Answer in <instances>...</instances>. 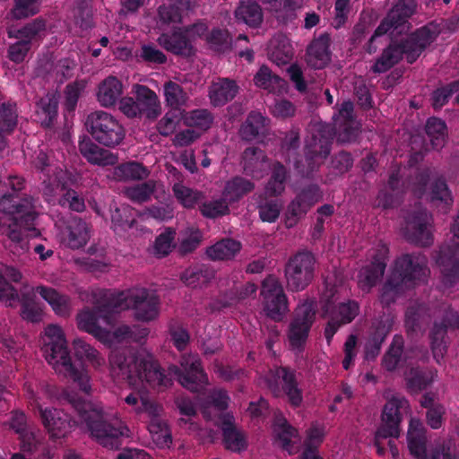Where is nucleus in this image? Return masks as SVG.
Listing matches in <instances>:
<instances>
[{"instance_id": "nucleus-1", "label": "nucleus", "mask_w": 459, "mask_h": 459, "mask_svg": "<svg viewBox=\"0 0 459 459\" xmlns=\"http://www.w3.org/2000/svg\"><path fill=\"white\" fill-rule=\"evenodd\" d=\"M110 373L114 377L126 380L131 391L124 402L136 414L146 413L148 417L160 416L161 408L149 397L150 388L167 387L171 377H177L182 386L200 392L208 385L207 375L202 368L197 355L182 357L181 369L177 366L169 368V375H164L152 353L145 348L114 351L109 356Z\"/></svg>"}, {"instance_id": "nucleus-2", "label": "nucleus", "mask_w": 459, "mask_h": 459, "mask_svg": "<svg viewBox=\"0 0 459 459\" xmlns=\"http://www.w3.org/2000/svg\"><path fill=\"white\" fill-rule=\"evenodd\" d=\"M108 299L106 305L92 310L83 309L78 314L77 325L80 330L108 346L128 339L139 341L148 335L149 330L146 327L132 330L127 325H120L115 328L108 314L133 308L134 316L139 321L150 322L157 319L160 314V299L153 290L134 288L110 294Z\"/></svg>"}, {"instance_id": "nucleus-3", "label": "nucleus", "mask_w": 459, "mask_h": 459, "mask_svg": "<svg viewBox=\"0 0 459 459\" xmlns=\"http://www.w3.org/2000/svg\"><path fill=\"white\" fill-rule=\"evenodd\" d=\"M40 349L45 359L54 370L75 383L81 391L90 394L91 390V377L87 369L71 362L66 346V340L62 328L57 325H48L40 336Z\"/></svg>"}, {"instance_id": "nucleus-4", "label": "nucleus", "mask_w": 459, "mask_h": 459, "mask_svg": "<svg viewBox=\"0 0 459 459\" xmlns=\"http://www.w3.org/2000/svg\"><path fill=\"white\" fill-rule=\"evenodd\" d=\"M64 398L78 411L79 427L90 432L91 436L101 446L116 449L119 446V437L128 436V428L119 423L118 427L107 424L100 404L93 402L82 401L77 395L64 394Z\"/></svg>"}, {"instance_id": "nucleus-5", "label": "nucleus", "mask_w": 459, "mask_h": 459, "mask_svg": "<svg viewBox=\"0 0 459 459\" xmlns=\"http://www.w3.org/2000/svg\"><path fill=\"white\" fill-rule=\"evenodd\" d=\"M0 231L13 241L19 243L23 232L28 237L39 235L32 225L36 219V212L30 199L19 200L16 196L8 195L0 198Z\"/></svg>"}, {"instance_id": "nucleus-6", "label": "nucleus", "mask_w": 459, "mask_h": 459, "mask_svg": "<svg viewBox=\"0 0 459 459\" xmlns=\"http://www.w3.org/2000/svg\"><path fill=\"white\" fill-rule=\"evenodd\" d=\"M229 396L221 389L213 390L208 399L202 404L203 414L207 419L218 418L217 424L221 425L223 432V443L227 449L232 452H241L247 446V439L241 431L233 427V416L223 413L228 407Z\"/></svg>"}, {"instance_id": "nucleus-7", "label": "nucleus", "mask_w": 459, "mask_h": 459, "mask_svg": "<svg viewBox=\"0 0 459 459\" xmlns=\"http://www.w3.org/2000/svg\"><path fill=\"white\" fill-rule=\"evenodd\" d=\"M439 30L437 25L431 23L410 35L402 46H390L385 50L382 56L376 62L372 70L375 73H384L399 61L403 54L406 55L407 61L412 63L421 51L429 45L437 36Z\"/></svg>"}, {"instance_id": "nucleus-8", "label": "nucleus", "mask_w": 459, "mask_h": 459, "mask_svg": "<svg viewBox=\"0 0 459 459\" xmlns=\"http://www.w3.org/2000/svg\"><path fill=\"white\" fill-rule=\"evenodd\" d=\"M426 258L421 255H403L395 262L390 278L385 284L381 295L382 302L389 301L392 297L405 288L419 284L428 277L429 272L426 267Z\"/></svg>"}, {"instance_id": "nucleus-9", "label": "nucleus", "mask_w": 459, "mask_h": 459, "mask_svg": "<svg viewBox=\"0 0 459 459\" xmlns=\"http://www.w3.org/2000/svg\"><path fill=\"white\" fill-rule=\"evenodd\" d=\"M206 31V24L197 22L185 29L162 32L157 41L160 47L172 54L192 56L195 54V43Z\"/></svg>"}, {"instance_id": "nucleus-10", "label": "nucleus", "mask_w": 459, "mask_h": 459, "mask_svg": "<svg viewBox=\"0 0 459 459\" xmlns=\"http://www.w3.org/2000/svg\"><path fill=\"white\" fill-rule=\"evenodd\" d=\"M87 126L94 140L106 146L118 145L125 138L126 132L119 121L105 111H96L87 117Z\"/></svg>"}, {"instance_id": "nucleus-11", "label": "nucleus", "mask_w": 459, "mask_h": 459, "mask_svg": "<svg viewBox=\"0 0 459 459\" xmlns=\"http://www.w3.org/2000/svg\"><path fill=\"white\" fill-rule=\"evenodd\" d=\"M409 411V403L406 399L400 396H394L388 400L384 407L382 420L379 428L375 435V446L379 455L384 454L381 446V439L387 437H397L400 434V422L402 414Z\"/></svg>"}, {"instance_id": "nucleus-12", "label": "nucleus", "mask_w": 459, "mask_h": 459, "mask_svg": "<svg viewBox=\"0 0 459 459\" xmlns=\"http://www.w3.org/2000/svg\"><path fill=\"white\" fill-rule=\"evenodd\" d=\"M71 184L72 178L67 171L53 170V176L44 179L43 195L48 202L57 195H62L59 199L61 205L68 206L76 212H82L85 207L83 200L79 198L74 191H66L67 186Z\"/></svg>"}, {"instance_id": "nucleus-13", "label": "nucleus", "mask_w": 459, "mask_h": 459, "mask_svg": "<svg viewBox=\"0 0 459 459\" xmlns=\"http://www.w3.org/2000/svg\"><path fill=\"white\" fill-rule=\"evenodd\" d=\"M133 92L136 100L131 97L123 98L119 109L128 117H135L144 113L149 118H156L161 112L160 103L157 94L149 88L135 84Z\"/></svg>"}, {"instance_id": "nucleus-14", "label": "nucleus", "mask_w": 459, "mask_h": 459, "mask_svg": "<svg viewBox=\"0 0 459 459\" xmlns=\"http://www.w3.org/2000/svg\"><path fill=\"white\" fill-rule=\"evenodd\" d=\"M407 439L410 452L416 459H457L452 453L454 444L451 440L446 441L441 447L437 448L430 457L428 456L425 429L420 420L414 418L411 420Z\"/></svg>"}, {"instance_id": "nucleus-15", "label": "nucleus", "mask_w": 459, "mask_h": 459, "mask_svg": "<svg viewBox=\"0 0 459 459\" xmlns=\"http://www.w3.org/2000/svg\"><path fill=\"white\" fill-rule=\"evenodd\" d=\"M316 259L312 253L299 252L288 262L285 276L288 287L291 290H304L313 280Z\"/></svg>"}, {"instance_id": "nucleus-16", "label": "nucleus", "mask_w": 459, "mask_h": 459, "mask_svg": "<svg viewBox=\"0 0 459 459\" xmlns=\"http://www.w3.org/2000/svg\"><path fill=\"white\" fill-rule=\"evenodd\" d=\"M261 296L268 317L280 321L286 316L289 311L287 297L276 277L269 276L264 281Z\"/></svg>"}, {"instance_id": "nucleus-17", "label": "nucleus", "mask_w": 459, "mask_h": 459, "mask_svg": "<svg viewBox=\"0 0 459 459\" xmlns=\"http://www.w3.org/2000/svg\"><path fill=\"white\" fill-rule=\"evenodd\" d=\"M315 313L316 306L313 300H307L297 307L288 334L290 344L293 350L299 351L305 344L315 318Z\"/></svg>"}, {"instance_id": "nucleus-18", "label": "nucleus", "mask_w": 459, "mask_h": 459, "mask_svg": "<svg viewBox=\"0 0 459 459\" xmlns=\"http://www.w3.org/2000/svg\"><path fill=\"white\" fill-rule=\"evenodd\" d=\"M325 313L329 315L330 321L325 327V337L328 341L333 336L337 328L342 324H348L351 322L359 314V305L355 301L342 302L338 305L337 310L333 309V307L338 299L335 293L325 294Z\"/></svg>"}, {"instance_id": "nucleus-19", "label": "nucleus", "mask_w": 459, "mask_h": 459, "mask_svg": "<svg viewBox=\"0 0 459 459\" xmlns=\"http://www.w3.org/2000/svg\"><path fill=\"white\" fill-rule=\"evenodd\" d=\"M416 4L414 0H399L381 22L371 38V43L385 33H403L408 28L407 19L414 13Z\"/></svg>"}, {"instance_id": "nucleus-20", "label": "nucleus", "mask_w": 459, "mask_h": 459, "mask_svg": "<svg viewBox=\"0 0 459 459\" xmlns=\"http://www.w3.org/2000/svg\"><path fill=\"white\" fill-rule=\"evenodd\" d=\"M198 0H169L159 8L158 27L175 29L182 22L183 15L197 5Z\"/></svg>"}, {"instance_id": "nucleus-21", "label": "nucleus", "mask_w": 459, "mask_h": 459, "mask_svg": "<svg viewBox=\"0 0 459 459\" xmlns=\"http://www.w3.org/2000/svg\"><path fill=\"white\" fill-rule=\"evenodd\" d=\"M264 383L274 395L280 394L279 386L281 385L292 405L299 406L301 403L302 396L300 391L294 385V376L285 368H280L270 371Z\"/></svg>"}, {"instance_id": "nucleus-22", "label": "nucleus", "mask_w": 459, "mask_h": 459, "mask_svg": "<svg viewBox=\"0 0 459 459\" xmlns=\"http://www.w3.org/2000/svg\"><path fill=\"white\" fill-rule=\"evenodd\" d=\"M408 241L420 246H429L432 242V218L428 213L411 217L404 229Z\"/></svg>"}, {"instance_id": "nucleus-23", "label": "nucleus", "mask_w": 459, "mask_h": 459, "mask_svg": "<svg viewBox=\"0 0 459 459\" xmlns=\"http://www.w3.org/2000/svg\"><path fill=\"white\" fill-rule=\"evenodd\" d=\"M41 421L51 438H61L71 432L77 425L68 420V416L56 409L41 410Z\"/></svg>"}, {"instance_id": "nucleus-24", "label": "nucleus", "mask_w": 459, "mask_h": 459, "mask_svg": "<svg viewBox=\"0 0 459 459\" xmlns=\"http://www.w3.org/2000/svg\"><path fill=\"white\" fill-rule=\"evenodd\" d=\"M387 247L380 245L379 248L372 255L373 261L369 265L361 268L359 273V285L364 290H368L382 277L385 267V260L387 255Z\"/></svg>"}, {"instance_id": "nucleus-25", "label": "nucleus", "mask_w": 459, "mask_h": 459, "mask_svg": "<svg viewBox=\"0 0 459 459\" xmlns=\"http://www.w3.org/2000/svg\"><path fill=\"white\" fill-rule=\"evenodd\" d=\"M45 22L42 20L37 19L30 24L24 27L22 30H19L18 35L15 37L22 40L10 47V59L16 63L22 62L29 51V42L37 36H39L45 30Z\"/></svg>"}, {"instance_id": "nucleus-26", "label": "nucleus", "mask_w": 459, "mask_h": 459, "mask_svg": "<svg viewBox=\"0 0 459 459\" xmlns=\"http://www.w3.org/2000/svg\"><path fill=\"white\" fill-rule=\"evenodd\" d=\"M124 92L123 83L116 76L109 75L102 80L96 91V99L103 108L114 107Z\"/></svg>"}, {"instance_id": "nucleus-27", "label": "nucleus", "mask_w": 459, "mask_h": 459, "mask_svg": "<svg viewBox=\"0 0 459 459\" xmlns=\"http://www.w3.org/2000/svg\"><path fill=\"white\" fill-rule=\"evenodd\" d=\"M90 238L87 224L79 220L73 219L68 222L65 230L60 233V240L66 247L77 249L84 247Z\"/></svg>"}, {"instance_id": "nucleus-28", "label": "nucleus", "mask_w": 459, "mask_h": 459, "mask_svg": "<svg viewBox=\"0 0 459 459\" xmlns=\"http://www.w3.org/2000/svg\"><path fill=\"white\" fill-rule=\"evenodd\" d=\"M22 275L16 269L0 264V302L6 307H13L18 302V294L10 285V282H17Z\"/></svg>"}, {"instance_id": "nucleus-29", "label": "nucleus", "mask_w": 459, "mask_h": 459, "mask_svg": "<svg viewBox=\"0 0 459 459\" xmlns=\"http://www.w3.org/2000/svg\"><path fill=\"white\" fill-rule=\"evenodd\" d=\"M273 433L283 449L290 455L299 451L300 438L298 430L289 425L284 418H278L273 425Z\"/></svg>"}, {"instance_id": "nucleus-30", "label": "nucleus", "mask_w": 459, "mask_h": 459, "mask_svg": "<svg viewBox=\"0 0 459 459\" xmlns=\"http://www.w3.org/2000/svg\"><path fill=\"white\" fill-rule=\"evenodd\" d=\"M320 197L321 195L316 186H311L302 191L288 208V226L291 227L294 223L290 221V216L299 217L306 213L314 204L319 201Z\"/></svg>"}, {"instance_id": "nucleus-31", "label": "nucleus", "mask_w": 459, "mask_h": 459, "mask_svg": "<svg viewBox=\"0 0 459 459\" xmlns=\"http://www.w3.org/2000/svg\"><path fill=\"white\" fill-rule=\"evenodd\" d=\"M79 149L82 156L92 164L99 166L113 165L117 161V157L108 150H103L93 143L90 139H83L79 143Z\"/></svg>"}, {"instance_id": "nucleus-32", "label": "nucleus", "mask_w": 459, "mask_h": 459, "mask_svg": "<svg viewBox=\"0 0 459 459\" xmlns=\"http://www.w3.org/2000/svg\"><path fill=\"white\" fill-rule=\"evenodd\" d=\"M238 91V86L234 81L219 78L209 89V99L213 106H223L231 100Z\"/></svg>"}, {"instance_id": "nucleus-33", "label": "nucleus", "mask_w": 459, "mask_h": 459, "mask_svg": "<svg viewBox=\"0 0 459 459\" xmlns=\"http://www.w3.org/2000/svg\"><path fill=\"white\" fill-rule=\"evenodd\" d=\"M243 164L246 174L256 179L262 178L264 172L270 167L264 153L253 147L245 150Z\"/></svg>"}, {"instance_id": "nucleus-34", "label": "nucleus", "mask_w": 459, "mask_h": 459, "mask_svg": "<svg viewBox=\"0 0 459 459\" xmlns=\"http://www.w3.org/2000/svg\"><path fill=\"white\" fill-rule=\"evenodd\" d=\"M330 38L327 35H322L315 39L307 48V64L316 68L325 67L330 61L329 53Z\"/></svg>"}, {"instance_id": "nucleus-35", "label": "nucleus", "mask_w": 459, "mask_h": 459, "mask_svg": "<svg viewBox=\"0 0 459 459\" xmlns=\"http://www.w3.org/2000/svg\"><path fill=\"white\" fill-rule=\"evenodd\" d=\"M236 20L250 28H258L263 22V12L258 4L253 1L240 2L234 12Z\"/></svg>"}, {"instance_id": "nucleus-36", "label": "nucleus", "mask_w": 459, "mask_h": 459, "mask_svg": "<svg viewBox=\"0 0 459 459\" xmlns=\"http://www.w3.org/2000/svg\"><path fill=\"white\" fill-rule=\"evenodd\" d=\"M34 291L35 293H39L40 297L49 304L56 315L65 316L69 314L71 310V300L67 296L60 294L55 289L45 286H39Z\"/></svg>"}, {"instance_id": "nucleus-37", "label": "nucleus", "mask_w": 459, "mask_h": 459, "mask_svg": "<svg viewBox=\"0 0 459 459\" xmlns=\"http://www.w3.org/2000/svg\"><path fill=\"white\" fill-rule=\"evenodd\" d=\"M269 58L276 65L287 64L292 56V47L284 35H276L269 42Z\"/></svg>"}, {"instance_id": "nucleus-38", "label": "nucleus", "mask_w": 459, "mask_h": 459, "mask_svg": "<svg viewBox=\"0 0 459 459\" xmlns=\"http://www.w3.org/2000/svg\"><path fill=\"white\" fill-rule=\"evenodd\" d=\"M58 94L52 92L37 104L36 119L44 126L51 125L57 115Z\"/></svg>"}, {"instance_id": "nucleus-39", "label": "nucleus", "mask_w": 459, "mask_h": 459, "mask_svg": "<svg viewBox=\"0 0 459 459\" xmlns=\"http://www.w3.org/2000/svg\"><path fill=\"white\" fill-rule=\"evenodd\" d=\"M24 392L30 406L38 409L41 415L42 405L53 401V394L47 385H38L31 382L24 384Z\"/></svg>"}, {"instance_id": "nucleus-40", "label": "nucleus", "mask_w": 459, "mask_h": 459, "mask_svg": "<svg viewBox=\"0 0 459 459\" xmlns=\"http://www.w3.org/2000/svg\"><path fill=\"white\" fill-rule=\"evenodd\" d=\"M149 176L148 169L142 164L131 161L121 164L114 169L108 177L118 181L143 179Z\"/></svg>"}, {"instance_id": "nucleus-41", "label": "nucleus", "mask_w": 459, "mask_h": 459, "mask_svg": "<svg viewBox=\"0 0 459 459\" xmlns=\"http://www.w3.org/2000/svg\"><path fill=\"white\" fill-rule=\"evenodd\" d=\"M255 84L271 92L281 93L286 91V82L276 75H273L270 69L262 65L254 77Z\"/></svg>"}, {"instance_id": "nucleus-42", "label": "nucleus", "mask_w": 459, "mask_h": 459, "mask_svg": "<svg viewBox=\"0 0 459 459\" xmlns=\"http://www.w3.org/2000/svg\"><path fill=\"white\" fill-rule=\"evenodd\" d=\"M428 199L442 212H446L453 204L451 193L442 180H437L431 185Z\"/></svg>"}, {"instance_id": "nucleus-43", "label": "nucleus", "mask_w": 459, "mask_h": 459, "mask_svg": "<svg viewBox=\"0 0 459 459\" xmlns=\"http://www.w3.org/2000/svg\"><path fill=\"white\" fill-rule=\"evenodd\" d=\"M240 249V242L233 239H223L210 247L206 254L212 260H228L233 258Z\"/></svg>"}, {"instance_id": "nucleus-44", "label": "nucleus", "mask_w": 459, "mask_h": 459, "mask_svg": "<svg viewBox=\"0 0 459 459\" xmlns=\"http://www.w3.org/2000/svg\"><path fill=\"white\" fill-rule=\"evenodd\" d=\"M26 416L22 411H15L12 416L11 427L20 433L22 439V448L26 452H34L39 449L40 446L36 440L32 433L23 432V426L25 424Z\"/></svg>"}, {"instance_id": "nucleus-45", "label": "nucleus", "mask_w": 459, "mask_h": 459, "mask_svg": "<svg viewBox=\"0 0 459 459\" xmlns=\"http://www.w3.org/2000/svg\"><path fill=\"white\" fill-rule=\"evenodd\" d=\"M73 347L74 351V356L78 359V360H87L91 362L95 368H100L104 364L105 360L100 355L99 351L90 344L86 343L83 340L75 339L73 342Z\"/></svg>"}, {"instance_id": "nucleus-46", "label": "nucleus", "mask_w": 459, "mask_h": 459, "mask_svg": "<svg viewBox=\"0 0 459 459\" xmlns=\"http://www.w3.org/2000/svg\"><path fill=\"white\" fill-rule=\"evenodd\" d=\"M253 184L242 178H235L227 182L222 197L229 203L236 202L253 189Z\"/></svg>"}, {"instance_id": "nucleus-47", "label": "nucleus", "mask_w": 459, "mask_h": 459, "mask_svg": "<svg viewBox=\"0 0 459 459\" xmlns=\"http://www.w3.org/2000/svg\"><path fill=\"white\" fill-rule=\"evenodd\" d=\"M158 417H150L149 432L157 446L169 447L172 443L171 434L168 426L160 420Z\"/></svg>"}, {"instance_id": "nucleus-48", "label": "nucleus", "mask_w": 459, "mask_h": 459, "mask_svg": "<svg viewBox=\"0 0 459 459\" xmlns=\"http://www.w3.org/2000/svg\"><path fill=\"white\" fill-rule=\"evenodd\" d=\"M426 133L434 149L442 148L447 136L446 126L439 118L431 117L427 121Z\"/></svg>"}, {"instance_id": "nucleus-49", "label": "nucleus", "mask_w": 459, "mask_h": 459, "mask_svg": "<svg viewBox=\"0 0 459 459\" xmlns=\"http://www.w3.org/2000/svg\"><path fill=\"white\" fill-rule=\"evenodd\" d=\"M16 118L15 105L11 103L0 104V151L5 146L3 134L9 133L15 127Z\"/></svg>"}, {"instance_id": "nucleus-50", "label": "nucleus", "mask_w": 459, "mask_h": 459, "mask_svg": "<svg viewBox=\"0 0 459 459\" xmlns=\"http://www.w3.org/2000/svg\"><path fill=\"white\" fill-rule=\"evenodd\" d=\"M183 123L185 126L201 132L207 130L212 124V117L206 110H194L191 112H185L183 117Z\"/></svg>"}, {"instance_id": "nucleus-51", "label": "nucleus", "mask_w": 459, "mask_h": 459, "mask_svg": "<svg viewBox=\"0 0 459 459\" xmlns=\"http://www.w3.org/2000/svg\"><path fill=\"white\" fill-rule=\"evenodd\" d=\"M390 327L391 322L389 320L376 327L375 333L366 344V359H374L378 354L381 343L388 333Z\"/></svg>"}, {"instance_id": "nucleus-52", "label": "nucleus", "mask_w": 459, "mask_h": 459, "mask_svg": "<svg viewBox=\"0 0 459 459\" xmlns=\"http://www.w3.org/2000/svg\"><path fill=\"white\" fill-rule=\"evenodd\" d=\"M267 119L260 113L253 112L249 115L247 122L241 128V135L246 140H253L260 133H263Z\"/></svg>"}, {"instance_id": "nucleus-53", "label": "nucleus", "mask_w": 459, "mask_h": 459, "mask_svg": "<svg viewBox=\"0 0 459 459\" xmlns=\"http://www.w3.org/2000/svg\"><path fill=\"white\" fill-rule=\"evenodd\" d=\"M164 96L167 105L171 108H180L186 104L188 100L186 93L174 82L165 83Z\"/></svg>"}, {"instance_id": "nucleus-54", "label": "nucleus", "mask_w": 459, "mask_h": 459, "mask_svg": "<svg viewBox=\"0 0 459 459\" xmlns=\"http://www.w3.org/2000/svg\"><path fill=\"white\" fill-rule=\"evenodd\" d=\"M184 110L180 108H171L169 110L164 117L158 123V131L162 135L171 134L178 126L181 120H183Z\"/></svg>"}, {"instance_id": "nucleus-55", "label": "nucleus", "mask_w": 459, "mask_h": 459, "mask_svg": "<svg viewBox=\"0 0 459 459\" xmlns=\"http://www.w3.org/2000/svg\"><path fill=\"white\" fill-rule=\"evenodd\" d=\"M198 39H204L215 51H223L228 47L229 33L220 29H213L209 31L206 26V31L201 37H198Z\"/></svg>"}, {"instance_id": "nucleus-56", "label": "nucleus", "mask_w": 459, "mask_h": 459, "mask_svg": "<svg viewBox=\"0 0 459 459\" xmlns=\"http://www.w3.org/2000/svg\"><path fill=\"white\" fill-rule=\"evenodd\" d=\"M173 193L178 201L186 208L194 207L201 199V193L193 190L182 183H177L173 186Z\"/></svg>"}, {"instance_id": "nucleus-57", "label": "nucleus", "mask_w": 459, "mask_h": 459, "mask_svg": "<svg viewBox=\"0 0 459 459\" xmlns=\"http://www.w3.org/2000/svg\"><path fill=\"white\" fill-rule=\"evenodd\" d=\"M286 178V171L283 166L276 164L273 167L272 178L265 187V195H278L284 190V181Z\"/></svg>"}, {"instance_id": "nucleus-58", "label": "nucleus", "mask_w": 459, "mask_h": 459, "mask_svg": "<svg viewBox=\"0 0 459 459\" xmlns=\"http://www.w3.org/2000/svg\"><path fill=\"white\" fill-rule=\"evenodd\" d=\"M154 182H147L127 187L125 190V195L134 202L143 203L147 201L153 194L155 189Z\"/></svg>"}, {"instance_id": "nucleus-59", "label": "nucleus", "mask_w": 459, "mask_h": 459, "mask_svg": "<svg viewBox=\"0 0 459 459\" xmlns=\"http://www.w3.org/2000/svg\"><path fill=\"white\" fill-rule=\"evenodd\" d=\"M420 403L423 407H430L427 413L428 424L432 429L440 428L442 424V416L445 412L444 407L441 405L432 406L433 398L429 394H426Z\"/></svg>"}, {"instance_id": "nucleus-60", "label": "nucleus", "mask_w": 459, "mask_h": 459, "mask_svg": "<svg viewBox=\"0 0 459 459\" xmlns=\"http://www.w3.org/2000/svg\"><path fill=\"white\" fill-rule=\"evenodd\" d=\"M175 231L171 229L160 233L153 245V253L157 256L167 255L174 247Z\"/></svg>"}, {"instance_id": "nucleus-61", "label": "nucleus", "mask_w": 459, "mask_h": 459, "mask_svg": "<svg viewBox=\"0 0 459 459\" xmlns=\"http://www.w3.org/2000/svg\"><path fill=\"white\" fill-rule=\"evenodd\" d=\"M87 81H76L71 84H68L65 92V106L68 110H73L78 101V99L82 92L87 87Z\"/></svg>"}, {"instance_id": "nucleus-62", "label": "nucleus", "mask_w": 459, "mask_h": 459, "mask_svg": "<svg viewBox=\"0 0 459 459\" xmlns=\"http://www.w3.org/2000/svg\"><path fill=\"white\" fill-rule=\"evenodd\" d=\"M326 434L325 426L323 423L314 422L307 431L305 441L306 449H315L321 445Z\"/></svg>"}, {"instance_id": "nucleus-63", "label": "nucleus", "mask_w": 459, "mask_h": 459, "mask_svg": "<svg viewBox=\"0 0 459 459\" xmlns=\"http://www.w3.org/2000/svg\"><path fill=\"white\" fill-rule=\"evenodd\" d=\"M39 0H15L12 14L15 19H22L39 12Z\"/></svg>"}, {"instance_id": "nucleus-64", "label": "nucleus", "mask_w": 459, "mask_h": 459, "mask_svg": "<svg viewBox=\"0 0 459 459\" xmlns=\"http://www.w3.org/2000/svg\"><path fill=\"white\" fill-rule=\"evenodd\" d=\"M403 349V340L400 336L394 338L393 343L384 358V365L388 370H393L398 365Z\"/></svg>"}]
</instances>
